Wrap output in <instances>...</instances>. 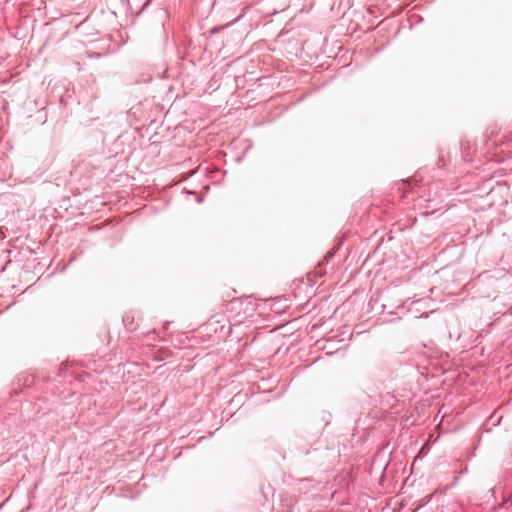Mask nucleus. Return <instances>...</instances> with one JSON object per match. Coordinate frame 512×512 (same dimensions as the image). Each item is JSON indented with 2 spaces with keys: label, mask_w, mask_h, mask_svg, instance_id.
Wrapping results in <instances>:
<instances>
[{
  "label": "nucleus",
  "mask_w": 512,
  "mask_h": 512,
  "mask_svg": "<svg viewBox=\"0 0 512 512\" xmlns=\"http://www.w3.org/2000/svg\"><path fill=\"white\" fill-rule=\"evenodd\" d=\"M334 253H335V249H333L332 251L328 252V253L326 254V256L324 257L323 262H324V261H325V262H327V261H328V259H329V258H331V257L334 255Z\"/></svg>",
  "instance_id": "obj_1"
}]
</instances>
